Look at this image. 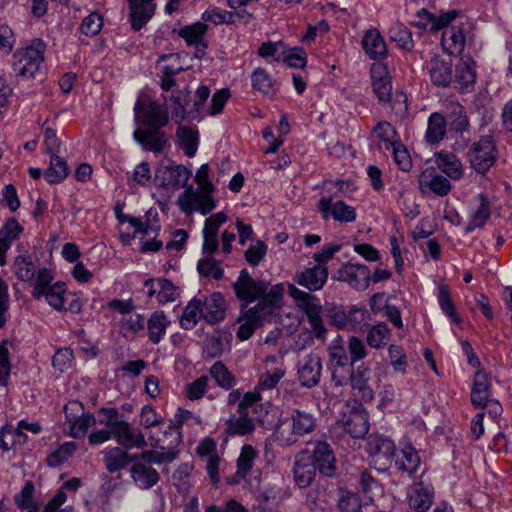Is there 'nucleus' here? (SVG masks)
Wrapping results in <instances>:
<instances>
[{
  "label": "nucleus",
  "mask_w": 512,
  "mask_h": 512,
  "mask_svg": "<svg viewBox=\"0 0 512 512\" xmlns=\"http://www.w3.org/2000/svg\"><path fill=\"white\" fill-rule=\"evenodd\" d=\"M135 123L142 120L147 129L137 128L133 132L134 140L145 150L156 153L162 152L168 138L161 128L168 123V112L150 96L140 97L134 105Z\"/></svg>",
  "instance_id": "obj_1"
},
{
  "label": "nucleus",
  "mask_w": 512,
  "mask_h": 512,
  "mask_svg": "<svg viewBox=\"0 0 512 512\" xmlns=\"http://www.w3.org/2000/svg\"><path fill=\"white\" fill-rule=\"evenodd\" d=\"M316 427V419L312 413L293 409L288 419L277 426L274 437L281 446H291L298 439L311 433Z\"/></svg>",
  "instance_id": "obj_2"
},
{
  "label": "nucleus",
  "mask_w": 512,
  "mask_h": 512,
  "mask_svg": "<svg viewBox=\"0 0 512 512\" xmlns=\"http://www.w3.org/2000/svg\"><path fill=\"white\" fill-rule=\"evenodd\" d=\"M288 291L289 295L296 301L297 307L306 314L313 335L319 340H324L327 329L321 318L322 307L317 298L294 285H289Z\"/></svg>",
  "instance_id": "obj_3"
},
{
  "label": "nucleus",
  "mask_w": 512,
  "mask_h": 512,
  "mask_svg": "<svg viewBox=\"0 0 512 512\" xmlns=\"http://www.w3.org/2000/svg\"><path fill=\"white\" fill-rule=\"evenodd\" d=\"M45 43L33 40L31 45L18 49L13 55L12 69L17 76L34 77L44 61Z\"/></svg>",
  "instance_id": "obj_4"
},
{
  "label": "nucleus",
  "mask_w": 512,
  "mask_h": 512,
  "mask_svg": "<svg viewBox=\"0 0 512 512\" xmlns=\"http://www.w3.org/2000/svg\"><path fill=\"white\" fill-rule=\"evenodd\" d=\"M468 158L471 167L478 173L488 171L497 159V148L493 136H481L478 141L472 143Z\"/></svg>",
  "instance_id": "obj_5"
},
{
  "label": "nucleus",
  "mask_w": 512,
  "mask_h": 512,
  "mask_svg": "<svg viewBox=\"0 0 512 512\" xmlns=\"http://www.w3.org/2000/svg\"><path fill=\"white\" fill-rule=\"evenodd\" d=\"M269 283L265 280H254L247 269H242L237 280L232 284L237 299L242 303V308L259 300L265 294Z\"/></svg>",
  "instance_id": "obj_6"
},
{
  "label": "nucleus",
  "mask_w": 512,
  "mask_h": 512,
  "mask_svg": "<svg viewBox=\"0 0 512 512\" xmlns=\"http://www.w3.org/2000/svg\"><path fill=\"white\" fill-rule=\"evenodd\" d=\"M366 451L378 470H386L393 462L396 446L389 437L373 434L367 439Z\"/></svg>",
  "instance_id": "obj_7"
},
{
  "label": "nucleus",
  "mask_w": 512,
  "mask_h": 512,
  "mask_svg": "<svg viewBox=\"0 0 512 512\" xmlns=\"http://www.w3.org/2000/svg\"><path fill=\"white\" fill-rule=\"evenodd\" d=\"M298 380L303 387L313 388L319 384L322 374V360L316 353L305 355L298 363Z\"/></svg>",
  "instance_id": "obj_8"
},
{
  "label": "nucleus",
  "mask_w": 512,
  "mask_h": 512,
  "mask_svg": "<svg viewBox=\"0 0 512 512\" xmlns=\"http://www.w3.org/2000/svg\"><path fill=\"white\" fill-rule=\"evenodd\" d=\"M310 459L322 476L334 477L336 475V457L332 447L327 442H316Z\"/></svg>",
  "instance_id": "obj_9"
},
{
  "label": "nucleus",
  "mask_w": 512,
  "mask_h": 512,
  "mask_svg": "<svg viewBox=\"0 0 512 512\" xmlns=\"http://www.w3.org/2000/svg\"><path fill=\"white\" fill-rule=\"evenodd\" d=\"M190 177L188 171L182 165H164L161 164L155 171V179L165 188L185 187Z\"/></svg>",
  "instance_id": "obj_10"
},
{
  "label": "nucleus",
  "mask_w": 512,
  "mask_h": 512,
  "mask_svg": "<svg viewBox=\"0 0 512 512\" xmlns=\"http://www.w3.org/2000/svg\"><path fill=\"white\" fill-rule=\"evenodd\" d=\"M336 279L348 283L354 289L365 290L369 286L370 270L366 265L349 263L337 271Z\"/></svg>",
  "instance_id": "obj_11"
},
{
  "label": "nucleus",
  "mask_w": 512,
  "mask_h": 512,
  "mask_svg": "<svg viewBox=\"0 0 512 512\" xmlns=\"http://www.w3.org/2000/svg\"><path fill=\"white\" fill-rule=\"evenodd\" d=\"M317 207L324 219L332 217L339 222H353L356 219L354 207L347 205L343 201L332 202L331 197H322Z\"/></svg>",
  "instance_id": "obj_12"
},
{
  "label": "nucleus",
  "mask_w": 512,
  "mask_h": 512,
  "mask_svg": "<svg viewBox=\"0 0 512 512\" xmlns=\"http://www.w3.org/2000/svg\"><path fill=\"white\" fill-rule=\"evenodd\" d=\"M371 370L362 363L353 370V375L349 379L354 396L364 402H369L374 398V391L370 386Z\"/></svg>",
  "instance_id": "obj_13"
},
{
  "label": "nucleus",
  "mask_w": 512,
  "mask_h": 512,
  "mask_svg": "<svg viewBox=\"0 0 512 512\" xmlns=\"http://www.w3.org/2000/svg\"><path fill=\"white\" fill-rule=\"evenodd\" d=\"M458 15V11L451 10L435 16L426 9H421L416 14L412 24L418 28L429 29L431 32H438L450 24Z\"/></svg>",
  "instance_id": "obj_14"
},
{
  "label": "nucleus",
  "mask_w": 512,
  "mask_h": 512,
  "mask_svg": "<svg viewBox=\"0 0 512 512\" xmlns=\"http://www.w3.org/2000/svg\"><path fill=\"white\" fill-rule=\"evenodd\" d=\"M418 183L423 194L429 190L435 195L443 197L452 189L450 181L433 168L424 170L419 176Z\"/></svg>",
  "instance_id": "obj_15"
},
{
  "label": "nucleus",
  "mask_w": 512,
  "mask_h": 512,
  "mask_svg": "<svg viewBox=\"0 0 512 512\" xmlns=\"http://www.w3.org/2000/svg\"><path fill=\"white\" fill-rule=\"evenodd\" d=\"M129 18L134 31L140 30L153 17L156 9L155 0H127Z\"/></svg>",
  "instance_id": "obj_16"
},
{
  "label": "nucleus",
  "mask_w": 512,
  "mask_h": 512,
  "mask_svg": "<svg viewBox=\"0 0 512 512\" xmlns=\"http://www.w3.org/2000/svg\"><path fill=\"white\" fill-rule=\"evenodd\" d=\"M114 432V439L125 449L144 448L147 445L142 431L124 420Z\"/></svg>",
  "instance_id": "obj_17"
},
{
  "label": "nucleus",
  "mask_w": 512,
  "mask_h": 512,
  "mask_svg": "<svg viewBox=\"0 0 512 512\" xmlns=\"http://www.w3.org/2000/svg\"><path fill=\"white\" fill-rule=\"evenodd\" d=\"M295 281L309 291L314 292L320 290L328 279L327 266H313L303 271L297 272L294 277Z\"/></svg>",
  "instance_id": "obj_18"
},
{
  "label": "nucleus",
  "mask_w": 512,
  "mask_h": 512,
  "mask_svg": "<svg viewBox=\"0 0 512 512\" xmlns=\"http://www.w3.org/2000/svg\"><path fill=\"white\" fill-rule=\"evenodd\" d=\"M144 286L148 288V297H156L160 304L172 302L178 296L177 288L168 279H147Z\"/></svg>",
  "instance_id": "obj_19"
},
{
  "label": "nucleus",
  "mask_w": 512,
  "mask_h": 512,
  "mask_svg": "<svg viewBox=\"0 0 512 512\" xmlns=\"http://www.w3.org/2000/svg\"><path fill=\"white\" fill-rule=\"evenodd\" d=\"M373 91L380 102H388L391 98L392 85L386 68L381 63L371 66Z\"/></svg>",
  "instance_id": "obj_20"
},
{
  "label": "nucleus",
  "mask_w": 512,
  "mask_h": 512,
  "mask_svg": "<svg viewBox=\"0 0 512 512\" xmlns=\"http://www.w3.org/2000/svg\"><path fill=\"white\" fill-rule=\"evenodd\" d=\"M203 320L208 324H215L225 317V300L221 293L215 292L202 300Z\"/></svg>",
  "instance_id": "obj_21"
},
{
  "label": "nucleus",
  "mask_w": 512,
  "mask_h": 512,
  "mask_svg": "<svg viewBox=\"0 0 512 512\" xmlns=\"http://www.w3.org/2000/svg\"><path fill=\"white\" fill-rule=\"evenodd\" d=\"M131 478L140 489L148 490L160 480L159 473L150 465L136 462L130 469Z\"/></svg>",
  "instance_id": "obj_22"
},
{
  "label": "nucleus",
  "mask_w": 512,
  "mask_h": 512,
  "mask_svg": "<svg viewBox=\"0 0 512 512\" xmlns=\"http://www.w3.org/2000/svg\"><path fill=\"white\" fill-rule=\"evenodd\" d=\"M434 491L430 485L423 482L415 483L409 494V506L416 512H426L433 501Z\"/></svg>",
  "instance_id": "obj_23"
},
{
  "label": "nucleus",
  "mask_w": 512,
  "mask_h": 512,
  "mask_svg": "<svg viewBox=\"0 0 512 512\" xmlns=\"http://www.w3.org/2000/svg\"><path fill=\"white\" fill-rule=\"evenodd\" d=\"M465 42L466 38L462 26H452L442 34L441 45L448 55H460L464 50Z\"/></svg>",
  "instance_id": "obj_24"
},
{
  "label": "nucleus",
  "mask_w": 512,
  "mask_h": 512,
  "mask_svg": "<svg viewBox=\"0 0 512 512\" xmlns=\"http://www.w3.org/2000/svg\"><path fill=\"white\" fill-rule=\"evenodd\" d=\"M316 471L317 469L311 462L310 457L306 455L298 456L293 466V475L297 486L300 488L310 486L315 479Z\"/></svg>",
  "instance_id": "obj_25"
},
{
  "label": "nucleus",
  "mask_w": 512,
  "mask_h": 512,
  "mask_svg": "<svg viewBox=\"0 0 512 512\" xmlns=\"http://www.w3.org/2000/svg\"><path fill=\"white\" fill-rule=\"evenodd\" d=\"M342 423L345 431L353 438H362L369 430L368 414L365 410L351 411Z\"/></svg>",
  "instance_id": "obj_26"
},
{
  "label": "nucleus",
  "mask_w": 512,
  "mask_h": 512,
  "mask_svg": "<svg viewBox=\"0 0 512 512\" xmlns=\"http://www.w3.org/2000/svg\"><path fill=\"white\" fill-rule=\"evenodd\" d=\"M429 74L435 86L448 87L453 77L451 60L434 57L430 62Z\"/></svg>",
  "instance_id": "obj_27"
},
{
  "label": "nucleus",
  "mask_w": 512,
  "mask_h": 512,
  "mask_svg": "<svg viewBox=\"0 0 512 512\" xmlns=\"http://www.w3.org/2000/svg\"><path fill=\"white\" fill-rule=\"evenodd\" d=\"M362 46L365 53L373 60H381L386 57V44L377 29H371L365 33Z\"/></svg>",
  "instance_id": "obj_28"
},
{
  "label": "nucleus",
  "mask_w": 512,
  "mask_h": 512,
  "mask_svg": "<svg viewBox=\"0 0 512 512\" xmlns=\"http://www.w3.org/2000/svg\"><path fill=\"white\" fill-rule=\"evenodd\" d=\"M490 400V384L488 375L477 371L471 389V403L477 408H485Z\"/></svg>",
  "instance_id": "obj_29"
},
{
  "label": "nucleus",
  "mask_w": 512,
  "mask_h": 512,
  "mask_svg": "<svg viewBox=\"0 0 512 512\" xmlns=\"http://www.w3.org/2000/svg\"><path fill=\"white\" fill-rule=\"evenodd\" d=\"M392 463L397 470L411 475L418 469L420 457L413 446L406 445L399 453H395Z\"/></svg>",
  "instance_id": "obj_30"
},
{
  "label": "nucleus",
  "mask_w": 512,
  "mask_h": 512,
  "mask_svg": "<svg viewBox=\"0 0 512 512\" xmlns=\"http://www.w3.org/2000/svg\"><path fill=\"white\" fill-rule=\"evenodd\" d=\"M64 411L69 428V436L73 438H82L86 435L87 430L97 423L96 417L92 414L82 413L81 416H71L68 411L69 407L65 406Z\"/></svg>",
  "instance_id": "obj_31"
},
{
  "label": "nucleus",
  "mask_w": 512,
  "mask_h": 512,
  "mask_svg": "<svg viewBox=\"0 0 512 512\" xmlns=\"http://www.w3.org/2000/svg\"><path fill=\"white\" fill-rule=\"evenodd\" d=\"M450 127L453 131L463 135L469 132L470 123L464 106L457 101H449L446 104Z\"/></svg>",
  "instance_id": "obj_32"
},
{
  "label": "nucleus",
  "mask_w": 512,
  "mask_h": 512,
  "mask_svg": "<svg viewBox=\"0 0 512 512\" xmlns=\"http://www.w3.org/2000/svg\"><path fill=\"white\" fill-rule=\"evenodd\" d=\"M436 164L443 173L453 180L460 179L463 175L462 163L453 153L439 152L436 156Z\"/></svg>",
  "instance_id": "obj_33"
},
{
  "label": "nucleus",
  "mask_w": 512,
  "mask_h": 512,
  "mask_svg": "<svg viewBox=\"0 0 512 512\" xmlns=\"http://www.w3.org/2000/svg\"><path fill=\"white\" fill-rule=\"evenodd\" d=\"M170 320L163 311H155L147 321L148 338L153 344H158L166 334Z\"/></svg>",
  "instance_id": "obj_34"
},
{
  "label": "nucleus",
  "mask_w": 512,
  "mask_h": 512,
  "mask_svg": "<svg viewBox=\"0 0 512 512\" xmlns=\"http://www.w3.org/2000/svg\"><path fill=\"white\" fill-rule=\"evenodd\" d=\"M138 459V454L129 457L128 453L121 448L109 449L104 454L105 467L110 473L124 469L131 461Z\"/></svg>",
  "instance_id": "obj_35"
},
{
  "label": "nucleus",
  "mask_w": 512,
  "mask_h": 512,
  "mask_svg": "<svg viewBox=\"0 0 512 512\" xmlns=\"http://www.w3.org/2000/svg\"><path fill=\"white\" fill-rule=\"evenodd\" d=\"M477 199L479 205L471 215L470 221L465 228L466 233H471L475 229L483 227L491 215L490 202L487 196L481 193L478 195Z\"/></svg>",
  "instance_id": "obj_36"
},
{
  "label": "nucleus",
  "mask_w": 512,
  "mask_h": 512,
  "mask_svg": "<svg viewBox=\"0 0 512 512\" xmlns=\"http://www.w3.org/2000/svg\"><path fill=\"white\" fill-rule=\"evenodd\" d=\"M328 370L330 372L331 382L336 387H343L353 375L354 365L350 361L345 362H328Z\"/></svg>",
  "instance_id": "obj_37"
},
{
  "label": "nucleus",
  "mask_w": 512,
  "mask_h": 512,
  "mask_svg": "<svg viewBox=\"0 0 512 512\" xmlns=\"http://www.w3.org/2000/svg\"><path fill=\"white\" fill-rule=\"evenodd\" d=\"M239 416L232 415L226 421L225 431L230 435H247L254 431L255 424L248 416V412H238Z\"/></svg>",
  "instance_id": "obj_38"
},
{
  "label": "nucleus",
  "mask_w": 512,
  "mask_h": 512,
  "mask_svg": "<svg viewBox=\"0 0 512 512\" xmlns=\"http://www.w3.org/2000/svg\"><path fill=\"white\" fill-rule=\"evenodd\" d=\"M203 305L202 299L193 298L186 305L181 319L180 325L182 328L189 330L194 328L200 320H203Z\"/></svg>",
  "instance_id": "obj_39"
},
{
  "label": "nucleus",
  "mask_w": 512,
  "mask_h": 512,
  "mask_svg": "<svg viewBox=\"0 0 512 512\" xmlns=\"http://www.w3.org/2000/svg\"><path fill=\"white\" fill-rule=\"evenodd\" d=\"M446 119L441 113L430 115L426 130V141L430 144L439 143L446 135Z\"/></svg>",
  "instance_id": "obj_40"
},
{
  "label": "nucleus",
  "mask_w": 512,
  "mask_h": 512,
  "mask_svg": "<svg viewBox=\"0 0 512 512\" xmlns=\"http://www.w3.org/2000/svg\"><path fill=\"white\" fill-rule=\"evenodd\" d=\"M366 342L371 348H383L391 337V330L386 323L380 322L376 325L367 328Z\"/></svg>",
  "instance_id": "obj_41"
},
{
  "label": "nucleus",
  "mask_w": 512,
  "mask_h": 512,
  "mask_svg": "<svg viewBox=\"0 0 512 512\" xmlns=\"http://www.w3.org/2000/svg\"><path fill=\"white\" fill-rule=\"evenodd\" d=\"M211 377L215 380L216 384L224 389L230 390L236 384V378L232 372L226 367L222 361H216L209 369Z\"/></svg>",
  "instance_id": "obj_42"
},
{
  "label": "nucleus",
  "mask_w": 512,
  "mask_h": 512,
  "mask_svg": "<svg viewBox=\"0 0 512 512\" xmlns=\"http://www.w3.org/2000/svg\"><path fill=\"white\" fill-rule=\"evenodd\" d=\"M251 84L253 89L264 95H274L276 92V84L264 68H257L252 72Z\"/></svg>",
  "instance_id": "obj_43"
},
{
  "label": "nucleus",
  "mask_w": 512,
  "mask_h": 512,
  "mask_svg": "<svg viewBox=\"0 0 512 512\" xmlns=\"http://www.w3.org/2000/svg\"><path fill=\"white\" fill-rule=\"evenodd\" d=\"M50 155V165L43 175L49 184H56L66 178L68 175V166L67 163L58 155Z\"/></svg>",
  "instance_id": "obj_44"
},
{
  "label": "nucleus",
  "mask_w": 512,
  "mask_h": 512,
  "mask_svg": "<svg viewBox=\"0 0 512 512\" xmlns=\"http://www.w3.org/2000/svg\"><path fill=\"white\" fill-rule=\"evenodd\" d=\"M476 80L475 63L474 61H465L456 70V82L458 89L462 92L470 91Z\"/></svg>",
  "instance_id": "obj_45"
},
{
  "label": "nucleus",
  "mask_w": 512,
  "mask_h": 512,
  "mask_svg": "<svg viewBox=\"0 0 512 512\" xmlns=\"http://www.w3.org/2000/svg\"><path fill=\"white\" fill-rule=\"evenodd\" d=\"M54 279L53 273L51 270L47 268H42L35 272V276L32 281H30L33 289H32V297L35 300H40L45 291L49 289V286H52V281Z\"/></svg>",
  "instance_id": "obj_46"
},
{
  "label": "nucleus",
  "mask_w": 512,
  "mask_h": 512,
  "mask_svg": "<svg viewBox=\"0 0 512 512\" xmlns=\"http://www.w3.org/2000/svg\"><path fill=\"white\" fill-rule=\"evenodd\" d=\"M241 308V319H247L256 328L262 327L269 318L273 316V313L268 310L263 303H257L255 306L245 309Z\"/></svg>",
  "instance_id": "obj_47"
},
{
  "label": "nucleus",
  "mask_w": 512,
  "mask_h": 512,
  "mask_svg": "<svg viewBox=\"0 0 512 512\" xmlns=\"http://www.w3.org/2000/svg\"><path fill=\"white\" fill-rule=\"evenodd\" d=\"M176 134L185 154L188 157L194 156L198 146L197 130L187 126H180Z\"/></svg>",
  "instance_id": "obj_48"
},
{
  "label": "nucleus",
  "mask_w": 512,
  "mask_h": 512,
  "mask_svg": "<svg viewBox=\"0 0 512 512\" xmlns=\"http://www.w3.org/2000/svg\"><path fill=\"white\" fill-rule=\"evenodd\" d=\"M197 271L199 274L206 278H213L220 280L223 278L224 270L220 266V261H217L213 256H205L198 261Z\"/></svg>",
  "instance_id": "obj_49"
},
{
  "label": "nucleus",
  "mask_w": 512,
  "mask_h": 512,
  "mask_svg": "<svg viewBox=\"0 0 512 512\" xmlns=\"http://www.w3.org/2000/svg\"><path fill=\"white\" fill-rule=\"evenodd\" d=\"M370 314L364 308L353 307L348 311V330L364 332L369 327Z\"/></svg>",
  "instance_id": "obj_50"
},
{
  "label": "nucleus",
  "mask_w": 512,
  "mask_h": 512,
  "mask_svg": "<svg viewBox=\"0 0 512 512\" xmlns=\"http://www.w3.org/2000/svg\"><path fill=\"white\" fill-rule=\"evenodd\" d=\"M208 26L203 22H196L192 25L180 29L179 36L183 38L187 45H198L204 40Z\"/></svg>",
  "instance_id": "obj_51"
},
{
  "label": "nucleus",
  "mask_w": 512,
  "mask_h": 512,
  "mask_svg": "<svg viewBox=\"0 0 512 512\" xmlns=\"http://www.w3.org/2000/svg\"><path fill=\"white\" fill-rule=\"evenodd\" d=\"M193 470V465L190 463L181 464L173 473L172 479L174 482V486L180 494H187L191 485V473Z\"/></svg>",
  "instance_id": "obj_52"
},
{
  "label": "nucleus",
  "mask_w": 512,
  "mask_h": 512,
  "mask_svg": "<svg viewBox=\"0 0 512 512\" xmlns=\"http://www.w3.org/2000/svg\"><path fill=\"white\" fill-rule=\"evenodd\" d=\"M283 294V284H276L268 287L267 291L265 294L261 295L258 302L263 303L264 306L274 314L275 309L281 306Z\"/></svg>",
  "instance_id": "obj_53"
},
{
  "label": "nucleus",
  "mask_w": 512,
  "mask_h": 512,
  "mask_svg": "<svg viewBox=\"0 0 512 512\" xmlns=\"http://www.w3.org/2000/svg\"><path fill=\"white\" fill-rule=\"evenodd\" d=\"M15 274L17 278L24 282H30L35 276V265L28 255H20L14 262Z\"/></svg>",
  "instance_id": "obj_54"
},
{
  "label": "nucleus",
  "mask_w": 512,
  "mask_h": 512,
  "mask_svg": "<svg viewBox=\"0 0 512 512\" xmlns=\"http://www.w3.org/2000/svg\"><path fill=\"white\" fill-rule=\"evenodd\" d=\"M257 456V451L251 445H244L241 453L237 459V472L240 477H246L253 467L254 460Z\"/></svg>",
  "instance_id": "obj_55"
},
{
  "label": "nucleus",
  "mask_w": 512,
  "mask_h": 512,
  "mask_svg": "<svg viewBox=\"0 0 512 512\" xmlns=\"http://www.w3.org/2000/svg\"><path fill=\"white\" fill-rule=\"evenodd\" d=\"M66 292L65 283L56 282L49 289L45 291L43 297H45L47 303L55 310H64V294Z\"/></svg>",
  "instance_id": "obj_56"
},
{
  "label": "nucleus",
  "mask_w": 512,
  "mask_h": 512,
  "mask_svg": "<svg viewBox=\"0 0 512 512\" xmlns=\"http://www.w3.org/2000/svg\"><path fill=\"white\" fill-rule=\"evenodd\" d=\"M390 39L405 50L413 47L412 34L409 29L401 23H395L389 30Z\"/></svg>",
  "instance_id": "obj_57"
},
{
  "label": "nucleus",
  "mask_w": 512,
  "mask_h": 512,
  "mask_svg": "<svg viewBox=\"0 0 512 512\" xmlns=\"http://www.w3.org/2000/svg\"><path fill=\"white\" fill-rule=\"evenodd\" d=\"M97 415V422L110 430H116L118 426L124 421L119 411L113 407H101L97 411Z\"/></svg>",
  "instance_id": "obj_58"
},
{
  "label": "nucleus",
  "mask_w": 512,
  "mask_h": 512,
  "mask_svg": "<svg viewBox=\"0 0 512 512\" xmlns=\"http://www.w3.org/2000/svg\"><path fill=\"white\" fill-rule=\"evenodd\" d=\"M178 457V451L170 449L167 452H159L155 450H146L138 455V459H142L146 464H157L171 463Z\"/></svg>",
  "instance_id": "obj_59"
},
{
  "label": "nucleus",
  "mask_w": 512,
  "mask_h": 512,
  "mask_svg": "<svg viewBox=\"0 0 512 512\" xmlns=\"http://www.w3.org/2000/svg\"><path fill=\"white\" fill-rule=\"evenodd\" d=\"M359 485L362 492L370 499L373 496L380 494L382 488L378 480L367 470H362L359 473Z\"/></svg>",
  "instance_id": "obj_60"
},
{
  "label": "nucleus",
  "mask_w": 512,
  "mask_h": 512,
  "mask_svg": "<svg viewBox=\"0 0 512 512\" xmlns=\"http://www.w3.org/2000/svg\"><path fill=\"white\" fill-rule=\"evenodd\" d=\"M349 355L350 362L354 365L355 363L361 361L368 355L367 348L363 340L356 336L348 337L347 342L345 343Z\"/></svg>",
  "instance_id": "obj_61"
},
{
  "label": "nucleus",
  "mask_w": 512,
  "mask_h": 512,
  "mask_svg": "<svg viewBox=\"0 0 512 512\" xmlns=\"http://www.w3.org/2000/svg\"><path fill=\"white\" fill-rule=\"evenodd\" d=\"M285 375V371L281 368H275L271 371H266L261 374L257 383L258 391H267L275 388L281 378Z\"/></svg>",
  "instance_id": "obj_62"
},
{
  "label": "nucleus",
  "mask_w": 512,
  "mask_h": 512,
  "mask_svg": "<svg viewBox=\"0 0 512 512\" xmlns=\"http://www.w3.org/2000/svg\"><path fill=\"white\" fill-rule=\"evenodd\" d=\"M103 26L102 16L96 12L90 13L86 16L80 25V31L85 36H95L97 35Z\"/></svg>",
  "instance_id": "obj_63"
},
{
  "label": "nucleus",
  "mask_w": 512,
  "mask_h": 512,
  "mask_svg": "<svg viewBox=\"0 0 512 512\" xmlns=\"http://www.w3.org/2000/svg\"><path fill=\"white\" fill-rule=\"evenodd\" d=\"M283 61L290 67L303 68L306 65V52L301 47H293L282 51Z\"/></svg>",
  "instance_id": "obj_64"
}]
</instances>
